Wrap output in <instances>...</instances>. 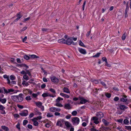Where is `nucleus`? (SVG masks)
<instances>
[{"mask_svg": "<svg viewBox=\"0 0 131 131\" xmlns=\"http://www.w3.org/2000/svg\"><path fill=\"white\" fill-rule=\"evenodd\" d=\"M101 84H102L103 86H104V87L105 88H107L106 85L105 84V83H104V82L102 81L100 82Z\"/></svg>", "mask_w": 131, "mask_h": 131, "instance_id": "58836bf2", "label": "nucleus"}, {"mask_svg": "<svg viewBox=\"0 0 131 131\" xmlns=\"http://www.w3.org/2000/svg\"><path fill=\"white\" fill-rule=\"evenodd\" d=\"M96 116L98 118L101 119V118L103 117L104 115L103 113L102 112H99L97 113Z\"/></svg>", "mask_w": 131, "mask_h": 131, "instance_id": "1a4fd4ad", "label": "nucleus"}, {"mask_svg": "<svg viewBox=\"0 0 131 131\" xmlns=\"http://www.w3.org/2000/svg\"><path fill=\"white\" fill-rule=\"evenodd\" d=\"M79 45H80V46H82L83 47H85V46L84 45L83 43V42H82L81 41V40H80L79 41Z\"/></svg>", "mask_w": 131, "mask_h": 131, "instance_id": "e433bc0d", "label": "nucleus"}, {"mask_svg": "<svg viewBox=\"0 0 131 131\" xmlns=\"http://www.w3.org/2000/svg\"><path fill=\"white\" fill-rule=\"evenodd\" d=\"M102 60L103 61H105V62L107 61V60L106 58L105 57H104L102 58Z\"/></svg>", "mask_w": 131, "mask_h": 131, "instance_id": "338daca9", "label": "nucleus"}, {"mask_svg": "<svg viewBox=\"0 0 131 131\" xmlns=\"http://www.w3.org/2000/svg\"><path fill=\"white\" fill-rule=\"evenodd\" d=\"M100 53H97L95 55L93 56V57H98L100 56Z\"/></svg>", "mask_w": 131, "mask_h": 131, "instance_id": "37998d69", "label": "nucleus"}, {"mask_svg": "<svg viewBox=\"0 0 131 131\" xmlns=\"http://www.w3.org/2000/svg\"><path fill=\"white\" fill-rule=\"evenodd\" d=\"M126 35V32H125L123 35L122 37V39L123 40H124L125 39Z\"/></svg>", "mask_w": 131, "mask_h": 131, "instance_id": "cd10ccee", "label": "nucleus"}, {"mask_svg": "<svg viewBox=\"0 0 131 131\" xmlns=\"http://www.w3.org/2000/svg\"><path fill=\"white\" fill-rule=\"evenodd\" d=\"M9 106H10V107H9V109H10L11 110H12L15 108L14 104H12V103L10 104L9 102Z\"/></svg>", "mask_w": 131, "mask_h": 131, "instance_id": "a211bd4d", "label": "nucleus"}, {"mask_svg": "<svg viewBox=\"0 0 131 131\" xmlns=\"http://www.w3.org/2000/svg\"><path fill=\"white\" fill-rule=\"evenodd\" d=\"M16 128H18L19 130L20 129V124L19 123H18L17 124V125H16Z\"/></svg>", "mask_w": 131, "mask_h": 131, "instance_id": "603ef678", "label": "nucleus"}, {"mask_svg": "<svg viewBox=\"0 0 131 131\" xmlns=\"http://www.w3.org/2000/svg\"><path fill=\"white\" fill-rule=\"evenodd\" d=\"M106 63L105 64V65L108 67H111V65L108 64L107 61L105 62Z\"/></svg>", "mask_w": 131, "mask_h": 131, "instance_id": "0e129e2a", "label": "nucleus"}, {"mask_svg": "<svg viewBox=\"0 0 131 131\" xmlns=\"http://www.w3.org/2000/svg\"><path fill=\"white\" fill-rule=\"evenodd\" d=\"M120 100L121 101H123V102H126L128 101V99H125L123 98H121L120 99Z\"/></svg>", "mask_w": 131, "mask_h": 131, "instance_id": "c9c22d12", "label": "nucleus"}, {"mask_svg": "<svg viewBox=\"0 0 131 131\" xmlns=\"http://www.w3.org/2000/svg\"><path fill=\"white\" fill-rule=\"evenodd\" d=\"M23 79L26 80H28L29 79V77L26 75V74L23 75Z\"/></svg>", "mask_w": 131, "mask_h": 131, "instance_id": "2f4dec72", "label": "nucleus"}, {"mask_svg": "<svg viewBox=\"0 0 131 131\" xmlns=\"http://www.w3.org/2000/svg\"><path fill=\"white\" fill-rule=\"evenodd\" d=\"M125 129L128 130H131V126H125Z\"/></svg>", "mask_w": 131, "mask_h": 131, "instance_id": "c03bdc74", "label": "nucleus"}, {"mask_svg": "<svg viewBox=\"0 0 131 131\" xmlns=\"http://www.w3.org/2000/svg\"><path fill=\"white\" fill-rule=\"evenodd\" d=\"M102 122L106 126L107 125L109 124V123L108 122L106 121L104 119H102Z\"/></svg>", "mask_w": 131, "mask_h": 131, "instance_id": "393cba45", "label": "nucleus"}, {"mask_svg": "<svg viewBox=\"0 0 131 131\" xmlns=\"http://www.w3.org/2000/svg\"><path fill=\"white\" fill-rule=\"evenodd\" d=\"M51 81L54 84H57L59 82V79L55 76H53L50 78Z\"/></svg>", "mask_w": 131, "mask_h": 131, "instance_id": "39448f33", "label": "nucleus"}, {"mask_svg": "<svg viewBox=\"0 0 131 131\" xmlns=\"http://www.w3.org/2000/svg\"><path fill=\"white\" fill-rule=\"evenodd\" d=\"M98 90H99V89H98L97 88H95V90H93V91L96 94H97Z\"/></svg>", "mask_w": 131, "mask_h": 131, "instance_id": "4d7b16f0", "label": "nucleus"}, {"mask_svg": "<svg viewBox=\"0 0 131 131\" xmlns=\"http://www.w3.org/2000/svg\"><path fill=\"white\" fill-rule=\"evenodd\" d=\"M79 98L81 101L78 103L79 104H85L87 102V100L84 99L82 96L79 97Z\"/></svg>", "mask_w": 131, "mask_h": 131, "instance_id": "423d86ee", "label": "nucleus"}, {"mask_svg": "<svg viewBox=\"0 0 131 131\" xmlns=\"http://www.w3.org/2000/svg\"><path fill=\"white\" fill-rule=\"evenodd\" d=\"M55 105L59 107H62L63 106V105L61 103H57Z\"/></svg>", "mask_w": 131, "mask_h": 131, "instance_id": "7c9ffc66", "label": "nucleus"}, {"mask_svg": "<svg viewBox=\"0 0 131 131\" xmlns=\"http://www.w3.org/2000/svg\"><path fill=\"white\" fill-rule=\"evenodd\" d=\"M29 83L28 82H26V81L25 80H23L22 81V84L24 86H27L29 85Z\"/></svg>", "mask_w": 131, "mask_h": 131, "instance_id": "412c9836", "label": "nucleus"}, {"mask_svg": "<svg viewBox=\"0 0 131 131\" xmlns=\"http://www.w3.org/2000/svg\"><path fill=\"white\" fill-rule=\"evenodd\" d=\"M63 92L67 93H69L70 91L69 89L67 88L64 87L63 89Z\"/></svg>", "mask_w": 131, "mask_h": 131, "instance_id": "dca6fc26", "label": "nucleus"}, {"mask_svg": "<svg viewBox=\"0 0 131 131\" xmlns=\"http://www.w3.org/2000/svg\"><path fill=\"white\" fill-rule=\"evenodd\" d=\"M16 83V82L15 81H12L11 82L9 79V85H11V84H15Z\"/></svg>", "mask_w": 131, "mask_h": 131, "instance_id": "bb28decb", "label": "nucleus"}, {"mask_svg": "<svg viewBox=\"0 0 131 131\" xmlns=\"http://www.w3.org/2000/svg\"><path fill=\"white\" fill-rule=\"evenodd\" d=\"M25 70H26V72L27 73V74H28L29 76H31V74L30 72L28 70H27L26 69H25Z\"/></svg>", "mask_w": 131, "mask_h": 131, "instance_id": "13d9d810", "label": "nucleus"}, {"mask_svg": "<svg viewBox=\"0 0 131 131\" xmlns=\"http://www.w3.org/2000/svg\"><path fill=\"white\" fill-rule=\"evenodd\" d=\"M90 130L91 131H99L98 130L96 129L93 127Z\"/></svg>", "mask_w": 131, "mask_h": 131, "instance_id": "8fccbe9b", "label": "nucleus"}, {"mask_svg": "<svg viewBox=\"0 0 131 131\" xmlns=\"http://www.w3.org/2000/svg\"><path fill=\"white\" fill-rule=\"evenodd\" d=\"M27 127L28 128L31 129L32 128V126L31 125L28 124L27 126Z\"/></svg>", "mask_w": 131, "mask_h": 131, "instance_id": "680f3d73", "label": "nucleus"}, {"mask_svg": "<svg viewBox=\"0 0 131 131\" xmlns=\"http://www.w3.org/2000/svg\"><path fill=\"white\" fill-rule=\"evenodd\" d=\"M56 125L57 126H59L61 127H62L63 126V125L61 124V121H57L56 123Z\"/></svg>", "mask_w": 131, "mask_h": 131, "instance_id": "b1692460", "label": "nucleus"}, {"mask_svg": "<svg viewBox=\"0 0 131 131\" xmlns=\"http://www.w3.org/2000/svg\"><path fill=\"white\" fill-rule=\"evenodd\" d=\"M43 82H48V80L47 78L45 77H43Z\"/></svg>", "mask_w": 131, "mask_h": 131, "instance_id": "69168bd1", "label": "nucleus"}, {"mask_svg": "<svg viewBox=\"0 0 131 131\" xmlns=\"http://www.w3.org/2000/svg\"><path fill=\"white\" fill-rule=\"evenodd\" d=\"M49 90L51 92H52L53 93L55 94L56 93L55 90L53 89L50 88L49 89Z\"/></svg>", "mask_w": 131, "mask_h": 131, "instance_id": "4c0bfd02", "label": "nucleus"}, {"mask_svg": "<svg viewBox=\"0 0 131 131\" xmlns=\"http://www.w3.org/2000/svg\"><path fill=\"white\" fill-rule=\"evenodd\" d=\"M18 91L12 89H9V94H12L13 93H16Z\"/></svg>", "mask_w": 131, "mask_h": 131, "instance_id": "9b49d317", "label": "nucleus"}, {"mask_svg": "<svg viewBox=\"0 0 131 131\" xmlns=\"http://www.w3.org/2000/svg\"><path fill=\"white\" fill-rule=\"evenodd\" d=\"M47 117H51L53 116V115L50 113H48L47 114Z\"/></svg>", "mask_w": 131, "mask_h": 131, "instance_id": "3c124183", "label": "nucleus"}, {"mask_svg": "<svg viewBox=\"0 0 131 131\" xmlns=\"http://www.w3.org/2000/svg\"><path fill=\"white\" fill-rule=\"evenodd\" d=\"M30 17H28L27 18L24 19V21H23V22H25L26 21H27L28 20H29L30 19Z\"/></svg>", "mask_w": 131, "mask_h": 131, "instance_id": "6e6d98bb", "label": "nucleus"}, {"mask_svg": "<svg viewBox=\"0 0 131 131\" xmlns=\"http://www.w3.org/2000/svg\"><path fill=\"white\" fill-rule=\"evenodd\" d=\"M24 95L22 93L20 94L18 96H12V99L15 101L17 102H21L23 100V96Z\"/></svg>", "mask_w": 131, "mask_h": 131, "instance_id": "f257e3e1", "label": "nucleus"}, {"mask_svg": "<svg viewBox=\"0 0 131 131\" xmlns=\"http://www.w3.org/2000/svg\"><path fill=\"white\" fill-rule=\"evenodd\" d=\"M24 58L26 60H28L30 59V57L29 56H28L27 55H25L24 56Z\"/></svg>", "mask_w": 131, "mask_h": 131, "instance_id": "c756f323", "label": "nucleus"}, {"mask_svg": "<svg viewBox=\"0 0 131 131\" xmlns=\"http://www.w3.org/2000/svg\"><path fill=\"white\" fill-rule=\"evenodd\" d=\"M36 121V120H35L34 118L32 119V121L34 122L33 124L34 125L37 126L38 125L39 123L38 122Z\"/></svg>", "mask_w": 131, "mask_h": 131, "instance_id": "4be33fe9", "label": "nucleus"}, {"mask_svg": "<svg viewBox=\"0 0 131 131\" xmlns=\"http://www.w3.org/2000/svg\"><path fill=\"white\" fill-rule=\"evenodd\" d=\"M91 81L94 83L95 84H98L99 82L98 80H92Z\"/></svg>", "mask_w": 131, "mask_h": 131, "instance_id": "72a5a7b5", "label": "nucleus"}, {"mask_svg": "<svg viewBox=\"0 0 131 131\" xmlns=\"http://www.w3.org/2000/svg\"><path fill=\"white\" fill-rule=\"evenodd\" d=\"M92 118L93 120L94 121V123L96 124H97L99 123V122L98 121L99 118L98 117L97 118L96 117H93Z\"/></svg>", "mask_w": 131, "mask_h": 131, "instance_id": "f8f14e48", "label": "nucleus"}, {"mask_svg": "<svg viewBox=\"0 0 131 131\" xmlns=\"http://www.w3.org/2000/svg\"><path fill=\"white\" fill-rule=\"evenodd\" d=\"M28 121L27 120H24L23 123V124L24 126L26 125L28 123Z\"/></svg>", "mask_w": 131, "mask_h": 131, "instance_id": "49530a36", "label": "nucleus"}, {"mask_svg": "<svg viewBox=\"0 0 131 131\" xmlns=\"http://www.w3.org/2000/svg\"><path fill=\"white\" fill-rule=\"evenodd\" d=\"M2 128L5 131H8V128L5 126H1Z\"/></svg>", "mask_w": 131, "mask_h": 131, "instance_id": "5701e85b", "label": "nucleus"}, {"mask_svg": "<svg viewBox=\"0 0 131 131\" xmlns=\"http://www.w3.org/2000/svg\"><path fill=\"white\" fill-rule=\"evenodd\" d=\"M22 16L21 15L20 13H18L17 14V17L19 18H20Z\"/></svg>", "mask_w": 131, "mask_h": 131, "instance_id": "09e8293b", "label": "nucleus"}, {"mask_svg": "<svg viewBox=\"0 0 131 131\" xmlns=\"http://www.w3.org/2000/svg\"><path fill=\"white\" fill-rule=\"evenodd\" d=\"M36 105L38 107L40 108L42 111L44 110V107L42 105V103L40 102H36L35 103Z\"/></svg>", "mask_w": 131, "mask_h": 131, "instance_id": "20e7f679", "label": "nucleus"}, {"mask_svg": "<svg viewBox=\"0 0 131 131\" xmlns=\"http://www.w3.org/2000/svg\"><path fill=\"white\" fill-rule=\"evenodd\" d=\"M25 99L27 101H29L31 100L32 99L30 96H28L26 97Z\"/></svg>", "mask_w": 131, "mask_h": 131, "instance_id": "79ce46f5", "label": "nucleus"}, {"mask_svg": "<svg viewBox=\"0 0 131 131\" xmlns=\"http://www.w3.org/2000/svg\"><path fill=\"white\" fill-rule=\"evenodd\" d=\"M66 44L68 45H70L71 44L75 45V43L73 42L71 38H69L66 40Z\"/></svg>", "mask_w": 131, "mask_h": 131, "instance_id": "7ed1b4c3", "label": "nucleus"}, {"mask_svg": "<svg viewBox=\"0 0 131 131\" xmlns=\"http://www.w3.org/2000/svg\"><path fill=\"white\" fill-rule=\"evenodd\" d=\"M34 111L36 112V114H38V115H40L41 114V112H39L38 110H37V109L36 108H35L34 109Z\"/></svg>", "mask_w": 131, "mask_h": 131, "instance_id": "473e14b6", "label": "nucleus"}, {"mask_svg": "<svg viewBox=\"0 0 131 131\" xmlns=\"http://www.w3.org/2000/svg\"><path fill=\"white\" fill-rule=\"evenodd\" d=\"M65 124L67 127H71V124L68 121L65 122Z\"/></svg>", "mask_w": 131, "mask_h": 131, "instance_id": "f3484780", "label": "nucleus"}, {"mask_svg": "<svg viewBox=\"0 0 131 131\" xmlns=\"http://www.w3.org/2000/svg\"><path fill=\"white\" fill-rule=\"evenodd\" d=\"M105 95L108 98H110L111 96V94L110 93H107Z\"/></svg>", "mask_w": 131, "mask_h": 131, "instance_id": "052dcab7", "label": "nucleus"}, {"mask_svg": "<svg viewBox=\"0 0 131 131\" xmlns=\"http://www.w3.org/2000/svg\"><path fill=\"white\" fill-rule=\"evenodd\" d=\"M56 108L55 107H52L50 108L49 110L51 112H56Z\"/></svg>", "mask_w": 131, "mask_h": 131, "instance_id": "a878e982", "label": "nucleus"}, {"mask_svg": "<svg viewBox=\"0 0 131 131\" xmlns=\"http://www.w3.org/2000/svg\"><path fill=\"white\" fill-rule=\"evenodd\" d=\"M123 123L127 125L129 121L127 119H125L124 120Z\"/></svg>", "mask_w": 131, "mask_h": 131, "instance_id": "ea45409f", "label": "nucleus"}, {"mask_svg": "<svg viewBox=\"0 0 131 131\" xmlns=\"http://www.w3.org/2000/svg\"><path fill=\"white\" fill-rule=\"evenodd\" d=\"M10 80H14L15 79L16 77L14 75H12L10 76Z\"/></svg>", "mask_w": 131, "mask_h": 131, "instance_id": "f704fd0d", "label": "nucleus"}, {"mask_svg": "<svg viewBox=\"0 0 131 131\" xmlns=\"http://www.w3.org/2000/svg\"><path fill=\"white\" fill-rule=\"evenodd\" d=\"M77 114V112L76 111H74L72 113V114L73 116H75Z\"/></svg>", "mask_w": 131, "mask_h": 131, "instance_id": "a18cd8bd", "label": "nucleus"}, {"mask_svg": "<svg viewBox=\"0 0 131 131\" xmlns=\"http://www.w3.org/2000/svg\"><path fill=\"white\" fill-rule=\"evenodd\" d=\"M42 117L41 116H39L37 117H35L34 119L35 120H38V119H40L42 118Z\"/></svg>", "mask_w": 131, "mask_h": 131, "instance_id": "a19ab883", "label": "nucleus"}, {"mask_svg": "<svg viewBox=\"0 0 131 131\" xmlns=\"http://www.w3.org/2000/svg\"><path fill=\"white\" fill-rule=\"evenodd\" d=\"M78 50L80 53L83 54H85L86 52V51L84 49L82 48H79Z\"/></svg>", "mask_w": 131, "mask_h": 131, "instance_id": "9d476101", "label": "nucleus"}, {"mask_svg": "<svg viewBox=\"0 0 131 131\" xmlns=\"http://www.w3.org/2000/svg\"><path fill=\"white\" fill-rule=\"evenodd\" d=\"M64 108L66 109L70 110L72 108V107L70 104H66L64 105Z\"/></svg>", "mask_w": 131, "mask_h": 131, "instance_id": "6e6552de", "label": "nucleus"}, {"mask_svg": "<svg viewBox=\"0 0 131 131\" xmlns=\"http://www.w3.org/2000/svg\"><path fill=\"white\" fill-rule=\"evenodd\" d=\"M17 106L19 108L21 109H22L24 108V107L23 106L19 104L17 105Z\"/></svg>", "mask_w": 131, "mask_h": 131, "instance_id": "e2e57ef3", "label": "nucleus"}, {"mask_svg": "<svg viewBox=\"0 0 131 131\" xmlns=\"http://www.w3.org/2000/svg\"><path fill=\"white\" fill-rule=\"evenodd\" d=\"M119 107L121 110H125V109L128 108L127 107H126L125 106L121 104L119 105Z\"/></svg>", "mask_w": 131, "mask_h": 131, "instance_id": "4468645a", "label": "nucleus"}, {"mask_svg": "<svg viewBox=\"0 0 131 131\" xmlns=\"http://www.w3.org/2000/svg\"><path fill=\"white\" fill-rule=\"evenodd\" d=\"M29 56L30 57V58H39V57L36 56V55L35 54H32V55H29Z\"/></svg>", "mask_w": 131, "mask_h": 131, "instance_id": "aec40b11", "label": "nucleus"}, {"mask_svg": "<svg viewBox=\"0 0 131 131\" xmlns=\"http://www.w3.org/2000/svg\"><path fill=\"white\" fill-rule=\"evenodd\" d=\"M54 114V115L56 116H60V113L58 112H56Z\"/></svg>", "mask_w": 131, "mask_h": 131, "instance_id": "774afa93", "label": "nucleus"}, {"mask_svg": "<svg viewBox=\"0 0 131 131\" xmlns=\"http://www.w3.org/2000/svg\"><path fill=\"white\" fill-rule=\"evenodd\" d=\"M60 95L62 96L67 98H68L69 97V96L67 94H64L62 93H61Z\"/></svg>", "mask_w": 131, "mask_h": 131, "instance_id": "2eb2a0df", "label": "nucleus"}, {"mask_svg": "<svg viewBox=\"0 0 131 131\" xmlns=\"http://www.w3.org/2000/svg\"><path fill=\"white\" fill-rule=\"evenodd\" d=\"M50 95V94L49 93H44L42 95V96L43 97H46L48 96H49Z\"/></svg>", "mask_w": 131, "mask_h": 131, "instance_id": "6ab92c4d", "label": "nucleus"}, {"mask_svg": "<svg viewBox=\"0 0 131 131\" xmlns=\"http://www.w3.org/2000/svg\"><path fill=\"white\" fill-rule=\"evenodd\" d=\"M63 100V98L60 97H58L57 99H56V101L57 103H59L60 100Z\"/></svg>", "mask_w": 131, "mask_h": 131, "instance_id": "c85d7f7f", "label": "nucleus"}, {"mask_svg": "<svg viewBox=\"0 0 131 131\" xmlns=\"http://www.w3.org/2000/svg\"><path fill=\"white\" fill-rule=\"evenodd\" d=\"M14 116L15 117L19 118L20 117V116L18 114H15L14 115Z\"/></svg>", "mask_w": 131, "mask_h": 131, "instance_id": "5fc2aeb1", "label": "nucleus"}, {"mask_svg": "<svg viewBox=\"0 0 131 131\" xmlns=\"http://www.w3.org/2000/svg\"><path fill=\"white\" fill-rule=\"evenodd\" d=\"M3 77L5 79H7L8 81L7 83H8V76L7 75H5L3 76Z\"/></svg>", "mask_w": 131, "mask_h": 131, "instance_id": "864d4df0", "label": "nucleus"}, {"mask_svg": "<svg viewBox=\"0 0 131 131\" xmlns=\"http://www.w3.org/2000/svg\"><path fill=\"white\" fill-rule=\"evenodd\" d=\"M58 42L60 43L66 44V40L63 38L59 40H58Z\"/></svg>", "mask_w": 131, "mask_h": 131, "instance_id": "ddd939ff", "label": "nucleus"}, {"mask_svg": "<svg viewBox=\"0 0 131 131\" xmlns=\"http://www.w3.org/2000/svg\"><path fill=\"white\" fill-rule=\"evenodd\" d=\"M6 101V100L5 99H1V102L2 103H5Z\"/></svg>", "mask_w": 131, "mask_h": 131, "instance_id": "de8ad7c7", "label": "nucleus"}, {"mask_svg": "<svg viewBox=\"0 0 131 131\" xmlns=\"http://www.w3.org/2000/svg\"><path fill=\"white\" fill-rule=\"evenodd\" d=\"M20 73L22 74L25 75L27 74V73L24 70L20 72Z\"/></svg>", "mask_w": 131, "mask_h": 131, "instance_id": "bf43d9fd", "label": "nucleus"}, {"mask_svg": "<svg viewBox=\"0 0 131 131\" xmlns=\"http://www.w3.org/2000/svg\"><path fill=\"white\" fill-rule=\"evenodd\" d=\"M28 114V111L27 110H25L21 112L19 114L22 116H26Z\"/></svg>", "mask_w": 131, "mask_h": 131, "instance_id": "0eeeda50", "label": "nucleus"}, {"mask_svg": "<svg viewBox=\"0 0 131 131\" xmlns=\"http://www.w3.org/2000/svg\"><path fill=\"white\" fill-rule=\"evenodd\" d=\"M72 122L74 125H77L79 124L80 120L78 117H74L72 118Z\"/></svg>", "mask_w": 131, "mask_h": 131, "instance_id": "f03ea898", "label": "nucleus"}]
</instances>
